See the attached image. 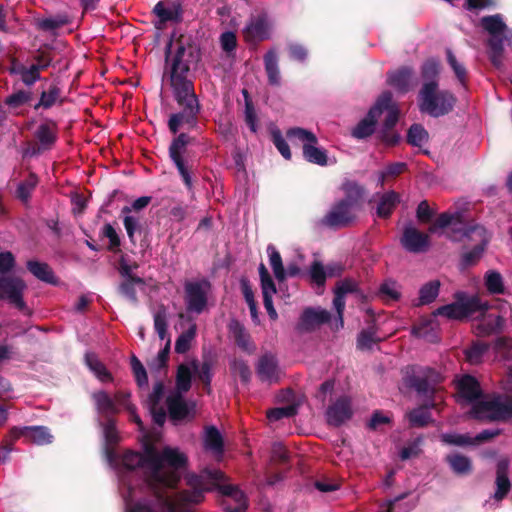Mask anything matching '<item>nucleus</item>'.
<instances>
[{
  "instance_id": "nucleus-18",
  "label": "nucleus",
  "mask_w": 512,
  "mask_h": 512,
  "mask_svg": "<svg viewBox=\"0 0 512 512\" xmlns=\"http://www.w3.org/2000/svg\"><path fill=\"white\" fill-rule=\"evenodd\" d=\"M402 247L410 253H423L426 252L430 246L429 236L415 227L407 226L403 229L400 238Z\"/></svg>"
},
{
  "instance_id": "nucleus-25",
  "label": "nucleus",
  "mask_w": 512,
  "mask_h": 512,
  "mask_svg": "<svg viewBox=\"0 0 512 512\" xmlns=\"http://www.w3.org/2000/svg\"><path fill=\"white\" fill-rule=\"evenodd\" d=\"M509 461L501 459L498 461L496 466V491L494 493V499L496 501L503 500L511 489V482L508 477Z\"/></svg>"
},
{
  "instance_id": "nucleus-35",
  "label": "nucleus",
  "mask_w": 512,
  "mask_h": 512,
  "mask_svg": "<svg viewBox=\"0 0 512 512\" xmlns=\"http://www.w3.org/2000/svg\"><path fill=\"white\" fill-rule=\"evenodd\" d=\"M264 66L267 74L268 83L271 86H280L281 75L278 65V55L276 51L269 50L264 55Z\"/></svg>"
},
{
  "instance_id": "nucleus-2",
  "label": "nucleus",
  "mask_w": 512,
  "mask_h": 512,
  "mask_svg": "<svg viewBox=\"0 0 512 512\" xmlns=\"http://www.w3.org/2000/svg\"><path fill=\"white\" fill-rule=\"evenodd\" d=\"M149 470L146 474V486L156 487L168 493L175 489L181 480L182 471L188 464L187 456L177 448L164 447L159 452L151 443H146Z\"/></svg>"
},
{
  "instance_id": "nucleus-63",
  "label": "nucleus",
  "mask_w": 512,
  "mask_h": 512,
  "mask_svg": "<svg viewBox=\"0 0 512 512\" xmlns=\"http://www.w3.org/2000/svg\"><path fill=\"white\" fill-rule=\"evenodd\" d=\"M441 441L455 446H474L473 437L468 434L444 433L441 435Z\"/></svg>"
},
{
  "instance_id": "nucleus-46",
  "label": "nucleus",
  "mask_w": 512,
  "mask_h": 512,
  "mask_svg": "<svg viewBox=\"0 0 512 512\" xmlns=\"http://www.w3.org/2000/svg\"><path fill=\"white\" fill-rule=\"evenodd\" d=\"M192 385V372L188 365L182 363L177 367L176 373V393H186Z\"/></svg>"
},
{
  "instance_id": "nucleus-52",
  "label": "nucleus",
  "mask_w": 512,
  "mask_h": 512,
  "mask_svg": "<svg viewBox=\"0 0 512 512\" xmlns=\"http://www.w3.org/2000/svg\"><path fill=\"white\" fill-rule=\"evenodd\" d=\"M241 288H242V293H243V296L245 298V301H246V303H247V305L249 307L252 321L255 324H259V316H258L257 303H256L255 298H254V292H253V290H252V288L249 285L247 280H242L241 281Z\"/></svg>"
},
{
  "instance_id": "nucleus-9",
  "label": "nucleus",
  "mask_w": 512,
  "mask_h": 512,
  "mask_svg": "<svg viewBox=\"0 0 512 512\" xmlns=\"http://www.w3.org/2000/svg\"><path fill=\"white\" fill-rule=\"evenodd\" d=\"M471 415L479 420L508 421L512 419V399L502 401L500 397L481 400L473 404Z\"/></svg>"
},
{
  "instance_id": "nucleus-21",
  "label": "nucleus",
  "mask_w": 512,
  "mask_h": 512,
  "mask_svg": "<svg viewBox=\"0 0 512 512\" xmlns=\"http://www.w3.org/2000/svg\"><path fill=\"white\" fill-rule=\"evenodd\" d=\"M504 326L505 319L503 316L497 313H486L474 326V332L479 337H485L501 333Z\"/></svg>"
},
{
  "instance_id": "nucleus-11",
  "label": "nucleus",
  "mask_w": 512,
  "mask_h": 512,
  "mask_svg": "<svg viewBox=\"0 0 512 512\" xmlns=\"http://www.w3.org/2000/svg\"><path fill=\"white\" fill-rule=\"evenodd\" d=\"M391 102V91H383L377 98L375 104L369 109L367 115L358 122L352 130V136L356 139H365L375 132L378 118L384 112V109Z\"/></svg>"
},
{
  "instance_id": "nucleus-5",
  "label": "nucleus",
  "mask_w": 512,
  "mask_h": 512,
  "mask_svg": "<svg viewBox=\"0 0 512 512\" xmlns=\"http://www.w3.org/2000/svg\"><path fill=\"white\" fill-rule=\"evenodd\" d=\"M150 498L137 501L132 500V489L129 488V497L126 498V512H189L180 503L177 493L169 495L158 488L147 487Z\"/></svg>"
},
{
  "instance_id": "nucleus-12",
  "label": "nucleus",
  "mask_w": 512,
  "mask_h": 512,
  "mask_svg": "<svg viewBox=\"0 0 512 512\" xmlns=\"http://www.w3.org/2000/svg\"><path fill=\"white\" fill-rule=\"evenodd\" d=\"M359 210L339 199L332 204L330 210L322 218L321 223L332 229L349 227L356 221Z\"/></svg>"
},
{
  "instance_id": "nucleus-31",
  "label": "nucleus",
  "mask_w": 512,
  "mask_h": 512,
  "mask_svg": "<svg viewBox=\"0 0 512 512\" xmlns=\"http://www.w3.org/2000/svg\"><path fill=\"white\" fill-rule=\"evenodd\" d=\"M122 466L127 470H135L137 467H141L144 470V482L146 483V474L149 470L146 454V443L144 444V452L138 453L134 451H126L121 457Z\"/></svg>"
},
{
  "instance_id": "nucleus-48",
  "label": "nucleus",
  "mask_w": 512,
  "mask_h": 512,
  "mask_svg": "<svg viewBox=\"0 0 512 512\" xmlns=\"http://www.w3.org/2000/svg\"><path fill=\"white\" fill-rule=\"evenodd\" d=\"M487 243L488 240L484 238L471 250L464 252L461 257V265L465 268L475 265L481 259Z\"/></svg>"
},
{
  "instance_id": "nucleus-13",
  "label": "nucleus",
  "mask_w": 512,
  "mask_h": 512,
  "mask_svg": "<svg viewBox=\"0 0 512 512\" xmlns=\"http://www.w3.org/2000/svg\"><path fill=\"white\" fill-rule=\"evenodd\" d=\"M186 309L201 314L208 303L211 283L206 278L199 281H187L184 285Z\"/></svg>"
},
{
  "instance_id": "nucleus-42",
  "label": "nucleus",
  "mask_w": 512,
  "mask_h": 512,
  "mask_svg": "<svg viewBox=\"0 0 512 512\" xmlns=\"http://www.w3.org/2000/svg\"><path fill=\"white\" fill-rule=\"evenodd\" d=\"M38 181L39 180L36 174L30 173L25 180L21 181L18 184L16 190L17 198L25 204L28 203L31 198L32 192L38 184Z\"/></svg>"
},
{
  "instance_id": "nucleus-3",
  "label": "nucleus",
  "mask_w": 512,
  "mask_h": 512,
  "mask_svg": "<svg viewBox=\"0 0 512 512\" xmlns=\"http://www.w3.org/2000/svg\"><path fill=\"white\" fill-rule=\"evenodd\" d=\"M480 25L489 34L486 41L488 58L494 67L500 68L503 63L504 42L512 48V30L503 21L501 14L482 17Z\"/></svg>"
},
{
  "instance_id": "nucleus-61",
  "label": "nucleus",
  "mask_w": 512,
  "mask_h": 512,
  "mask_svg": "<svg viewBox=\"0 0 512 512\" xmlns=\"http://www.w3.org/2000/svg\"><path fill=\"white\" fill-rule=\"evenodd\" d=\"M123 225L125 227V230L127 232V236L129 238V241L132 245H136V239H135V233L142 231V224L140 223L139 219L131 216L130 214H123Z\"/></svg>"
},
{
  "instance_id": "nucleus-19",
  "label": "nucleus",
  "mask_w": 512,
  "mask_h": 512,
  "mask_svg": "<svg viewBox=\"0 0 512 512\" xmlns=\"http://www.w3.org/2000/svg\"><path fill=\"white\" fill-rule=\"evenodd\" d=\"M353 416L351 400L347 396L339 397L326 411L327 423L339 427Z\"/></svg>"
},
{
  "instance_id": "nucleus-49",
  "label": "nucleus",
  "mask_w": 512,
  "mask_h": 512,
  "mask_svg": "<svg viewBox=\"0 0 512 512\" xmlns=\"http://www.w3.org/2000/svg\"><path fill=\"white\" fill-rule=\"evenodd\" d=\"M194 371L197 372V377L204 386V389L208 394L211 393V381H212V364L209 361H204L201 366L198 365L197 361L192 362Z\"/></svg>"
},
{
  "instance_id": "nucleus-23",
  "label": "nucleus",
  "mask_w": 512,
  "mask_h": 512,
  "mask_svg": "<svg viewBox=\"0 0 512 512\" xmlns=\"http://www.w3.org/2000/svg\"><path fill=\"white\" fill-rule=\"evenodd\" d=\"M341 190L344 193L342 201H346L354 207L361 209L366 195V189L355 180L345 179L341 184Z\"/></svg>"
},
{
  "instance_id": "nucleus-22",
  "label": "nucleus",
  "mask_w": 512,
  "mask_h": 512,
  "mask_svg": "<svg viewBox=\"0 0 512 512\" xmlns=\"http://www.w3.org/2000/svg\"><path fill=\"white\" fill-rule=\"evenodd\" d=\"M414 70L409 66H402L397 70L387 72V84L399 93L405 94L410 90Z\"/></svg>"
},
{
  "instance_id": "nucleus-10",
  "label": "nucleus",
  "mask_w": 512,
  "mask_h": 512,
  "mask_svg": "<svg viewBox=\"0 0 512 512\" xmlns=\"http://www.w3.org/2000/svg\"><path fill=\"white\" fill-rule=\"evenodd\" d=\"M27 285L23 279L12 275L0 276V299L7 301L25 315H30L31 310L27 307L23 294Z\"/></svg>"
},
{
  "instance_id": "nucleus-34",
  "label": "nucleus",
  "mask_w": 512,
  "mask_h": 512,
  "mask_svg": "<svg viewBox=\"0 0 512 512\" xmlns=\"http://www.w3.org/2000/svg\"><path fill=\"white\" fill-rule=\"evenodd\" d=\"M454 474L458 476H466L472 473L473 464L469 457L460 453L447 455L445 458Z\"/></svg>"
},
{
  "instance_id": "nucleus-59",
  "label": "nucleus",
  "mask_w": 512,
  "mask_h": 512,
  "mask_svg": "<svg viewBox=\"0 0 512 512\" xmlns=\"http://www.w3.org/2000/svg\"><path fill=\"white\" fill-rule=\"evenodd\" d=\"M230 369L232 374L238 375L242 383L247 384L251 379V370L247 362L243 359H234L230 363Z\"/></svg>"
},
{
  "instance_id": "nucleus-24",
  "label": "nucleus",
  "mask_w": 512,
  "mask_h": 512,
  "mask_svg": "<svg viewBox=\"0 0 512 512\" xmlns=\"http://www.w3.org/2000/svg\"><path fill=\"white\" fill-rule=\"evenodd\" d=\"M63 102L64 98L62 97L61 88L59 87L58 83L52 82L47 89L41 91L38 102L32 105V108L35 111L40 109L48 110L57 103L62 105Z\"/></svg>"
},
{
  "instance_id": "nucleus-30",
  "label": "nucleus",
  "mask_w": 512,
  "mask_h": 512,
  "mask_svg": "<svg viewBox=\"0 0 512 512\" xmlns=\"http://www.w3.org/2000/svg\"><path fill=\"white\" fill-rule=\"evenodd\" d=\"M436 403L431 401L407 413L409 425L411 427L423 428L432 422L431 408H435Z\"/></svg>"
},
{
  "instance_id": "nucleus-4",
  "label": "nucleus",
  "mask_w": 512,
  "mask_h": 512,
  "mask_svg": "<svg viewBox=\"0 0 512 512\" xmlns=\"http://www.w3.org/2000/svg\"><path fill=\"white\" fill-rule=\"evenodd\" d=\"M225 479L224 473L219 469H205L201 474L186 476L188 489L177 493L179 501L186 509L189 505H196L204 500L205 493L214 489L219 482Z\"/></svg>"
},
{
  "instance_id": "nucleus-51",
  "label": "nucleus",
  "mask_w": 512,
  "mask_h": 512,
  "mask_svg": "<svg viewBox=\"0 0 512 512\" xmlns=\"http://www.w3.org/2000/svg\"><path fill=\"white\" fill-rule=\"evenodd\" d=\"M196 336V325H191L186 331L182 332L175 342V351L184 354L189 351L191 342Z\"/></svg>"
},
{
  "instance_id": "nucleus-36",
  "label": "nucleus",
  "mask_w": 512,
  "mask_h": 512,
  "mask_svg": "<svg viewBox=\"0 0 512 512\" xmlns=\"http://www.w3.org/2000/svg\"><path fill=\"white\" fill-rule=\"evenodd\" d=\"M26 267L27 270L37 279L49 284L57 283L54 272L47 263L37 260H29L26 263Z\"/></svg>"
},
{
  "instance_id": "nucleus-41",
  "label": "nucleus",
  "mask_w": 512,
  "mask_h": 512,
  "mask_svg": "<svg viewBox=\"0 0 512 512\" xmlns=\"http://www.w3.org/2000/svg\"><path fill=\"white\" fill-rule=\"evenodd\" d=\"M171 142L169 146V157L171 159L183 158V154L186 152L187 146L193 140L187 133H179Z\"/></svg>"
},
{
  "instance_id": "nucleus-50",
  "label": "nucleus",
  "mask_w": 512,
  "mask_h": 512,
  "mask_svg": "<svg viewBox=\"0 0 512 512\" xmlns=\"http://www.w3.org/2000/svg\"><path fill=\"white\" fill-rule=\"evenodd\" d=\"M380 341H381V339L376 337L375 327L372 326V327H369L368 329L362 330L358 334L356 347H357V349H359L361 351L371 350L373 345Z\"/></svg>"
},
{
  "instance_id": "nucleus-16",
  "label": "nucleus",
  "mask_w": 512,
  "mask_h": 512,
  "mask_svg": "<svg viewBox=\"0 0 512 512\" xmlns=\"http://www.w3.org/2000/svg\"><path fill=\"white\" fill-rule=\"evenodd\" d=\"M152 12L158 18L157 28L168 22L179 24L183 21L184 9L178 0H161L156 3Z\"/></svg>"
},
{
  "instance_id": "nucleus-27",
  "label": "nucleus",
  "mask_w": 512,
  "mask_h": 512,
  "mask_svg": "<svg viewBox=\"0 0 512 512\" xmlns=\"http://www.w3.org/2000/svg\"><path fill=\"white\" fill-rule=\"evenodd\" d=\"M97 412L105 419H112V417L120 412L117 403L114 399L104 390L95 391L92 394Z\"/></svg>"
},
{
  "instance_id": "nucleus-28",
  "label": "nucleus",
  "mask_w": 512,
  "mask_h": 512,
  "mask_svg": "<svg viewBox=\"0 0 512 512\" xmlns=\"http://www.w3.org/2000/svg\"><path fill=\"white\" fill-rule=\"evenodd\" d=\"M243 35L246 42L256 43L269 38L268 24L264 17H257L252 19L251 22L243 30Z\"/></svg>"
},
{
  "instance_id": "nucleus-53",
  "label": "nucleus",
  "mask_w": 512,
  "mask_h": 512,
  "mask_svg": "<svg viewBox=\"0 0 512 512\" xmlns=\"http://www.w3.org/2000/svg\"><path fill=\"white\" fill-rule=\"evenodd\" d=\"M485 286L491 294H503L504 283L501 274L490 270L485 274Z\"/></svg>"
},
{
  "instance_id": "nucleus-15",
  "label": "nucleus",
  "mask_w": 512,
  "mask_h": 512,
  "mask_svg": "<svg viewBox=\"0 0 512 512\" xmlns=\"http://www.w3.org/2000/svg\"><path fill=\"white\" fill-rule=\"evenodd\" d=\"M331 313L320 307H306L303 309L296 324V330L301 333H310L315 331L321 325L329 323Z\"/></svg>"
},
{
  "instance_id": "nucleus-6",
  "label": "nucleus",
  "mask_w": 512,
  "mask_h": 512,
  "mask_svg": "<svg viewBox=\"0 0 512 512\" xmlns=\"http://www.w3.org/2000/svg\"><path fill=\"white\" fill-rule=\"evenodd\" d=\"M457 98L449 90H441L434 84L422 85L418 93V107L433 118L448 115L454 110Z\"/></svg>"
},
{
  "instance_id": "nucleus-39",
  "label": "nucleus",
  "mask_w": 512,
  "mask_h": 512,
  "mask_svg": "<svg viewBox=\"0 0 512 512\" xmlns=\"http://www.w3.org/2000/svg\"><path fill=\"white\" fill-rule=\"evenodd\" d=\"M229 332L232 334L236 345L244 351H249L250 335L245 327L238 320H231L228 325Z\"/></svg>"
},
{
  "instance_id": "nucleus-40",
  "label": "nucleus",
  "mask_w": 512,
  "mask_h": 512,
  "mask_svg": "<svg viewBox=\"0 0 512 512\" xmlns=\"http://www.w3.org/2000/svg\"><path fill=\"white\" fill-rule=\"evenodd\" d=\"M423 85L434 84L439 87V63L434 59L426 60L421 66Z\"/></svg>"
},
{
  "instance_id": "nucleus-60",
  "label": "nucleus",
  "mask_w": 512,
  "mask_h": 512,
  "mask_svg": "<svg viewBox=\"0 0 512 512\" xmlns=\"http://www.w3.org/2000/svg\"><path fill=\"white\" fill-rule=\"evenodd\" d=\"M100 235L109 239V245L107 249L111 252H118L121 245V240L116 232L115 228L110 224L106 223L101 229Z\"/></svg>"
},
{
  "instance_id": "nucleus-29",
  "label": "nucleus",
  "mask_w": 512,
  "mask_h": 512,
  "mask_svg": "<svg viewBox=\"0 0 512 512\" xmlns=\"http://www.w3.org/2000/svg\"><path fill=\"white\" fill-rule=\"evenodd\" d=\"M166 404L170 419L173 421L184 420L190 413L189 406L181 393H174L167 397Z\"/></svg>"
},
{
  "instance_id": "nucleus-47",
  "label": "nucleus",
  "mask_w": 512,
  "mask_h": 512,
  "mask_svg": "<svg viewBox=\"0 0 512 512\" xmlns=\"http://www.w3.org/2000/svg\"><path fill=\"white\" fill-rule=\"evenodd\" d=\"M490 345L482 341H476L465 350L466 360L470 364L481 363L483 356L488 352Z\"/></svg>"
},
{
  "instance_id": "nucleus-20",
  "label": "nucleus",
  "mask_w": 512,
  "mask_h": 512,
  "mask_svg": "<svg viewBox=\"0 0 512 512\" xmlns=\"http://www.w3.org/2000/svg\"><path fill=\"white\" fill-rule=\"evenodd\" d=\"M457 393L461 399L468 403L481 401L483 395L479 381L472 375L465 374L457 381Z\"/></svg>"
},
{
  "instance_id": "nucleus-56",
  "label": "nucleus",
  "mask_w": 512,
  "mask_h": 512,
  "mask_svg": "<svg viewBox=\"0 0 512 512\" xmlns=\"http://www.w3.org/2000/svg\"><path fill=\"white\" fill-rule=\"evenodd\" d=\"M136 286H140L138 282L131 279H124L118 286V293L129 300L132 304H138V296Z\"/></svg>"
},
{
  "instance_id": "nucleus-8",
  "label": "nucleus",
  "mask_w": 512,
  "mask_h": 512,
  "mask_svg": "<svg viewBox=\"0 0 512 512\" xmlns=\"http://www.w3.org/2000/svg\"><path fill=\"white\" fill-rule=\"evenodd\" d=\"M406 385L414 389L419 395L432 397L435 385L442 381L441 374L429 366H411L405 376Z\"/></svg>"
},
{
  "instance_id": "nucleus-17",
  "label": "nucleus",
  "mask_w": 512,
  "mask_h": 512,
  "mask_svg": "<svg viewBox=\"0 0 512 512\" xmlns=\"http://www.w3.org/2000/svg\"><path fill=\"white\" fill-rule=\"evenodd\" d=\"M10 437L12 440L24 438L26 441L37 445L50 444L53 440V436L46 426H14L10 429Z\"/></svg>"
},
{
  "instance_id": "nucleus-37",
  "label": "nucleus",
  "mask_w": 512,
  "mask_h": 512,
  "mask_svg": "<svg viewBox=\"0 0 512 512\" xmlns=\"http://www.w3.org/2000/svg\"><path fill=\"white\" fill-rule=\"evenodd\" d=\"M85 363L99 381L103 383L113 381L112 374L108 371L104 363L98 358V356L95 353H86Z\"/></svg>"
},
{
  "instance_id": "nucleus-43",
  "label": "nucleus",
  "mask_w": 512,
  "mask_h": 512,
  "mask_svg": "<svg viewBox=\"0 0 512 512\" xmlns=\"http://www.w3.org/2000/svg\"><path fill=\"white\" fill-rule=\"evenodd\" d=\"M270 265L272 267L275 278L282 282L286 279V272L283 266L282 257L276 247L272 244L267 246Z\"/></svg>"
},
{
  "instance_id": "nucleus-44",
  "label": "nucleus",
  "mask_w": 512,
  "mask_h": 512,
  "mask_svg": "<svg viewBox=\"0 0 512 512\" xmlns=\"http://www.w3.org/2000/svg\"><path fill=\"white\" fill-rule=\"evenodd\" d=\"M429 140V134L423 125L415 123L410 126L407 132L406 141L409 145L422 147Z\"/></svg>"
},
{
  "instance_id": "nucleus-45",
  "label": "nucleus",
  "mask_w": 512,
  "mask_h": 512,
  "mask_svg": "<svg viewBox=\"0 0 512 512\" xmlns=\"http://www.w3.org/2000/svg\"><path fill=\"white\" fill-rule=\"evenodd\" d=\"M205 447L215 453H222L224 448L223 438L215 426H209L205 432Z\"/></svg>"
},
{
  "instance_id": "nucleus-14",
  "label": "nucleus",
  "mask_w": 512,
  "mask_h": 512,
  "mask_svg": "<svg viewBox=\"0 0 512 512\" xmlns=\"http://www.w3.org/2000/svg\"><path fill=\"white\" fill-rule=\"evenodd\" d=\"M57 134V123L52 119H46L35 130L34 138L36 141L27 148L25 154L37 156L51 150L57 141Z\"/></svg>"
},
{
  "instance_id": "nucleus-55",
  "label": "nucleus",
  "mask_w": 512,
  "mask_h": 512,
  "mask_svg": "<svg viewBox=\"0 0 512 512\" xmlns=\"http://www.w3.org/2000/svg\"><path fill=\"white\" fill-rule=\"evenodd\" d=\"M52 47L46 45L45 48H40L36 51L33 59L35 63L32 65L42 72L51 66L53 61Z\"/></svg>"
},
{
  "instance_id": "nucleus-7",
  "label": "nucleus",
  "mask_w": 512,
  "mask_h": 512,
  "mask_svg": "<svg viewBox=\"0 0 512 512\" xmlns=\"http://www.w3.org/2000/svg\"><path fill=\"white\" fill-rule=\"evenodd\" d=\"M488 303L483 302L478 296L468 297L464 292L455 293V302L438 307L434 316H444L448 319L462 320L475 312L487 311Z\"/></svg>"
},
{
  "instance_id": "nucleus-26",
  "label": "nucleus",
  "mask_w": 512,
  "mask_h": 512,
  "mask_svg": "<svg viewBox=\"0 0 512 512\" xmlns=\"http://www.w3.org/2000/svg\"><path fill=\"white\" fill-rule=\"evenodd\" d=\"M278 362L277 359L271 354H265L258 360L256 366V373L262 382H277L278 381Z\"/></svg>"
},
{
  "instance_id": "nucleus-1",
  "label": "nucleus",
  "mask_w": 512,
  "mask_h": 512,
  "mask_svg": "<svg viewBox=\"0 0 512 512\" xmlns=\"http://www.w3.org/2000/svg\"><path fill=\"white\" fill-rule=\"evenodd\" d=\"M174 45L175 51L170 60V85L180 111L172 113L168 119L167 126L172 134L179 132L183 126L196 128L201 111L194 84L188 78L190 70L201 60L200 47L191 35H180Z\"/></svg>"
},
{
  "instance_id": "nucleus-57",
  "label": "nucleus",
  "mask_w": 512,
  "mask_h": 512,
  "mask_svg": "<svg viewBox=\"0 0 512 512\" xmlns=\"http://www.w3.org/2000/svg\"><path fill=\"white\" fill-rule=\"evenodd\" d=\"M167 326V309L161 305L154 314V328L161 340L167 336Z\"/></svg>"
},
{
  "instance_id": "nucleus-38",
  "label": "nucleus",
  "mask_w": 512,
  "mask_h": 512,
  "mask_svg": "<svg viewBox=\"0 0 512 512\" xmlns=\"http://www.w3.org/2000/svg\"><path fill=\"white\" fill-rule=\"evenodd\" d=\"M317 143H304L303 156L304 159L310 163L326 166L328 164L327 152L324 149L316 147Z\"/></svg>"
},
{
  "instance_id": "nucleus-33",
  "label": "nucleus",
  "mask_w": 512,
  "mask_h": 512,
  "mask_svg": "<svg viewBox=\"0 0 512 512\" xmlns=\"http://www.w3.org/2000/svg\"><path fill=\"white\" fill-rule=\"evenodd\" d=\"M440 287L439 280H431L423 284L419 289V297L413 302V306L420 307L434 302L439 295Z\"/></svg>"
},
{
  "instance_id": "nucleus-54",
  "label": "nucleus",
  "mask_w": 512,
  "mask_h": 512,
  "mask_svg": "<svg viewBox=\"0 0 512 512\" xmlns=\"http://www.w3.org/2000/svg\"><path fill=\"white\" fill-rule=\"evenodd\" d=\"M298 413V404L291 403L284 407H276L267 411V418L270 421H279L283 418H290Z\"/></svg>"
},
{
  "instance_id": "nucleus-64",
  "label": "nucleus",
  "mask_w": 512,
  "mask_h": 512,
  "mask_svg": "<svg viewBox=\"0 0 512 512\" xmlns=\"http://www.w3.org/2000/svg\"><path fill=\"white\" fill-rule=\"evenodd\" d=\"M19 75L23 84L28 87L41 80V72L37 69V67H34L33 65L30 67L21 66Z\"/></svg>"
},
{
  "instance_id": "nucleus-58",
  "label": "nucleus",
  "mask_w": 512,
  "mask_h": 512,
  "mask_svg": "<svg viewBox=\"0 0 512 512\" xmlns=\"http://www.w3.org/2000/svg\"><path fill=\"white\" fill-rule=\"evenodd\" d=\"M33 99V93L27 90H18L5 99V104L11 108H19L24 104H28Z\"/></svg>"
},
{
  "instance_id": "nucleus-32",
  "label": "nucleus",
  "mask_w": 512,
  "mask_h": 512,
  "mask_svg": "<svg viewBox=\"0 0 512 512\" xmlns=\"http://www.w3.org/2000/svg\"><path fill=\"white\" fill-rule=\"evenodd\" d=\"M400 203V194L391 190L381 195L376 214L379 218L388 219Z\"/></svg>"
},
{
  "instance_id": "nucleus-62",
  "label": "nucleus",
  "mask_w": 512,
  "mask_h": 512,
  "mask_svg": "<svg viewBox=\"0 0 512 512\" xmlns=\"http://www.w3.org/2000/svg\"><path fill=\"white\" fill-rule=\"evenodd\" d=\"M69 23L67 15H57L55 17L44 18L38 22L39 29L43 31H53Z\"/></svg>"
}]
</instances>
